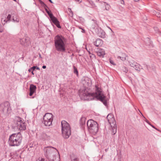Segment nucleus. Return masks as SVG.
I'll return each mask as SVG.
<instances>
[{"label": "nucleus", "instance_id": "18", "mask_svg": "<svg viewBox=\"0 0 161 161\" xmlns=\"http://www.w3.org/2000/svg\"><path fill=\"white\" fill-rule=\"evenodd\" d=\"M86 118L83 116H82L80 120V124L82 129L84 128L85 126V121Z\"/></svg>", "mask_w": 161, "mask_h": 161}, {"label": "nucleus", "instance_id": "23", "mask_svg": "<svg viewBox=\"0 0 161 161\" xmlns=\"http://www.w3.org/2000/svg\"><path fill=\"white\" fill-rule=\"evenodd\" d=\"M92 21H93L94 24L92 25V28L95 29L97 27H99L98 25V24L97 23V21L96 20L92 19Z\"/></svg>", "mask_w": 161, "mask_h": 161}, {"label": "nucleus", "instance_id": "20", "mask_svg": "<svg viewBox=\"0 0 161 161\" xmlns=\"http://www.w3.org/2000/svg\"><path fill=\"white\" fill-rule=\"evenodd\" d=\"M103 44L102 40L100 39H97L96 41L94 42V44L97 47L101 46Z\"/></svg>", "mask_w": 161, "mask_h": 161}, {"label": "nucleus", "instance_id": "16", "mask_svg": "<svg viewBox=\"0 0 161 161\" xmlns=\"http://www.w3.org/2000/svg\"><path fill=\"white\" fill-rule=\"evenodd\" d=\"M36 87V86L33 84L30 85V93L29 95L30 96H32L34 93L35 92Z\"/></svg>", "mask_w": 161, "mask_h": 161}, {"label": "nucleus", "instance_id": "52", "mask_svg": "<svg viewBox=\"0 0 161 161\" xmlns=\"http://www.w3.org/2000/svg\"><path fill=\"white\" fill-rule=\"evenodd\" d=\"M39 57L40 58H41V55L40 54H39Z\"/></svg>", "mask_w": 161, "mask_h": 161}, {"label": "nucleus", "instance_id": "8", "mask_svg": "<svg viewBox=\"0 0 161 161\" xmlns=\"http://www.w3.org/2000/svg\"><path fill=\"white\" fill-rule=\"evenodd\" d=\"M44 154L45 157L49 160L51 159L52 157L56 155V152H58L57 150L54 148L51 147H47L44 149Z\"/></svg>", "mask_w": 161, "mask_h": 161}, {"label": "nucleus", "instance_id": "9", "mask_svg": "<svg viewBox=\"0 0 161 161\" xmlns=\"http://www.w3.org/2000/svg\"><path fill=\"white\" fill-rule=\"evenodd\" d=\"M44 123L46 126H49L52 125L53 120V115L51 113H47L43 116Z\"/></svg>", "mask_w": 161, "mask_h": 161}, {"label": "nucleus", "instance_id": "41", "mask_svg": "<svg viewBox=\"0 0 161 161\" xmlns=\"http://www.w3.org/2000/svg\"><path fill=\"white\" fill-rule=\"evenodd\" d=\"M150 124V125H151V126H152L153 128H154L155 129H156V130H158L159 131V130L157 128H155V127H154V126L153 125H151V124Z\"/></svg>", "mask_w": 161, "mask_h": 161}, {"label": "nucleus", "instance_id": "30", "mask_svg": "<svg viewBox=\"0 0 161 161\" xmlns=\"http://www.w3.org/2000/svg\"><path fill=\"white\" fill-rule=\"evenodd\" d=\"M121 70L125 73H127L128 71V69L126 67L123 66L122 67Z\"/></svg>", "mask_w": 161, "mask_h": 161}, {"label": "nucleus", "instance_id": "42", "mask_svg": "<svg viewBox=\"0 0 161 161\" xmlns=\"http://www.w3.org/2000/svg\"><path fill=\"white\" fill-rule=\"evenodd\" d=\"M36 161H47L45 160L44 158H42L41 160H36Z\"/></svg>", "mask_w": 161, "mask_h": 161}, {"label": "nucleus", "instance_id": "28", "mask_svg": "<svg viewBox=\"0 0 161 161\" xmlns=\"http://www.w3.org/2000/svg\"><path fill=\"white\" fill-rule=\"evenodd\" d=\"M71 161H79V159L76 156H74L71 157Z\"/></svg>", "mask_w": 161, "mask_h": 161}, {"label": "nucleus", "instance_id": "6", "mask_svg": "<svg viewBox=\"0 0 161 161\" xmlns=\"http://www.w3.org/2000/svg\"><path fill=\"white\" fill-rule=\"evenodd\" d=\"M62 132L63 137L65 139L69 138L71 135V131L69 124L65 121L61 122Z\"/></svg>", "mask_w": 161, "mask_h": 161}, {"label": "nucleus", "instance_id": "44", "mask_svg": "<svg viewBox=\"0 0 161 161\" xmlns=\"http://www.w3.org/2000/svg\"><path fill=\"white\" fill-rule=\"evenodd\" d=\"M42 68L43 69H45L46 68V66L45 65H43L42 66Z\"/></svg>", "mask_w": 161, "mask_h": 161}, {"label": "nucleus", "instance_id": "53", "mask_svg": "<svg viewBox=\"0 0 161 161\" xmlns=\"http://www.w3.org/2000/svg\"><path fill=\"white\" fill-rule=\"evenodd\" d=\"M79 28L80 29H82V28H81V27H79Z\"/></svg>", "mask_w": 161, "mask_h": 161}, {"label": "nucleus", "instance_id": "35", "mask_svg": "<svg viewBox=\"0 0 161 161\" xmlns=\"http://www.w3.org/2000/svg\"><path fill=\"white\" fill-rule=\"evenodd\" d=\"M35 70V67H32L28 69V71L30 72L31 70L34 71Z\"/></svg>", "mask_w": 161, "mask_h": 161}, {"label": "nucleus", "instance_id": "19", "mask_svg": "<svg viewBox=\"0 0 161 161\" xmlns=\"http://www.w3.org/2000/svg\"><path fill=\"white\" fill-rule=\"evenodd\" d=\"M110 125H111V127L112 129V135H114L116 133L117 130L116 123H115V125L114 124H110Z\"/></svg>", "mask_w": 161, "mask_h": 161}, {"label": "nucleus", "instance_id": "26", "mask_svg": "<svg viewBox=\"0 0 161 161\" xmlns=\"http://www.w3.org/2000/svg\"><path fill=\"white\" fill-rule=\"evenodd\" d=\"M103 30L102 29L99 27H97L95 30V33L97 34V35L98 34V33L101 32V31H102Z\"/></svg>", "mask_w": 161, "mask_h": 161}, {"label": "nucleus", "instance_id": "54", "mask_svg": "<svg viewBox=\"0 0 161 161\" xmlns=\"http://www.w3.org/2000/svg\"><path fill=\"white\" fill-rule=\"evenodd\" d=\"M160 97H161V96H160Z\"/></svg>", "mask_w": 161, "mask_h": 161}, {"label": "nucleus", "instance_id": "24", "mask_svg": "<svg viewBox=\"0 0 161 161\" xmlns=\"http://www.w3.org/2000/svg\"><path fill=\"white\" fill-rule=\"evenodd\" d=\"M12 17L11 15L9 14L7 17V19H5L3 20V19L2 20V22L3 24L4 25L6 23L7 21L9 20Z\"/></svg>", "mask_w": 161, "mask_h": 161}, {"label": "nucleus", "instance_id": "2", "mask_svg": "<svg viewBox=\"0 0 161 161\" xmlns=\"http://www.w3.org/2000/svg\"><path fill=\"white\" fill-rule=\"evenodd\" d=\"M54 45L56 50L59 52H64L66 51L65 38L61 36H56L54 38Z\"/></svg>", "mask_w": 161, "mask_h": 161}, {"label": "nucleus", "instance_id": "38", "mask_svg": "<svg viewBox=\"0 0 161 161\" xmlns=\"http://www.w3.org/2000/svg\"><path fill=\"white\" fill-rule=\"evenodd\" d=\"M75 2L78 3H80L82 2V0H74Z\"/></svg>", "mask_w": 161, "mask_h": 161}, {"label": "nucleus", "instance_id": "37", "mask_svg": "<svg viewBox=\"0 0 161 161\" xmlns=\"http://www.w3.org/2000/svg\"><path fill=\"white\" fill-rule=\"evenodd\" d=\"M91 6L92 7V8H94L95 9H96V6L95 3L94 4V5L92 4V5H91Z\"/></svg>", "mask_w": 161, "mask_h": 161}, {"label": "nucleus", "instance_id": "7", "mask_svg": "<svg viewBox=\"0 0 161 161\" xmlns=\"http://www.w3.org/2000/svg\"><path fill=\"white\" fill-rule=\"evenodd\" d=\"M11 108L10 104L8 102L2 103L0 105V111L5 116H7L11 112Z\"/></svg>", "mask_w": 161, "mask_h": 161}, {"label": "nucleus", "instance_id": "50", "mask_svg": "<svg viewBox=\"0 0 161 161\" xmlns=\"http://www.w3.org/2000/svg\"><path fill=\"white\" fill-rule=\"evenodd\" d=\"M143 20H147V18H146V17H145V19H144Z\"/></svg>", "mask_w": 161, "mask_h": 161}, {"label": "nucleus", "instance_id": "27", "mask_svg": "<svg viewBox=\"0 0 161 161\" xmlns=\"http://www.w3.org/2000/svg\"><path fill=\"white\" fill-rule=\"evenodd\" d=\"M74 69V73L77 76H78L79 74L77 68L75 66H73Z\"/></svg>", "mask_w": 161, "mask_h": 161}, {"label": "nucleus", "instance_id": "32", "mask_svg": "<svg viewBox=\"0 0 161 161\" xmlns=\"http://www.w3.org/2000/svg\"><path fill=\"white\" fill-rule=\"evenodd\" d=\"M105 3L106 4H105L106 10H108V9H109V7H110V5L107 3Z\"/></svg>", "mask_w": 161, "mask_h": 161}, {"label": "nucleus", "instance_id": "49", "mask_svg": "<svg viewBox=\"0 0 161 161\" xmlns=\"http://www.w3.org/2000/svg\"><path fill=\"white\" fill-rule=\"evenodd\" d=\"M33 71H32L31 72V73L32 75H34V74L33 72Z\"/></svg>", "mask_w": 161, "mask_h": 161}, {"label": "nucleus", "instance_id": "46", "mask_svg": "<svg viewBox=\"0 0 161 161\" xmlns=\"http://www.w3.org/2000/svg\"><path fill=\"white\" fill-rule=\"evenodd\" d=\"M82 32H83V33H84L85 32V30L84 29H82Z\"/></svg>", "mask_w": 161, "mask_h": 161}, {"label": "nucleus", "instance_id": "1", "mask_svg": "<svg viewBox=\"0 0 161 161\" xmlns=\"http://www.w3.org/2000/svg\"><path fill=\"white\" fill-rule=\"evenodd\" d=\"M95 92H88L86 89L83 91L80 94L81 98L88 101L96 99L101 101L105 105H106L107 101L105 99L106 97L104 95L102 89L97 85H95Z\"/></svg>", "mask_w": 161, "mask_h": 161}, {"label": "nucleus", "instance_id": "12", "mask_svg": "<svg viewBox=\"0 0 161 161\" xmlns=\"http://www.w3.org/2000/svg\"><path fill=\"white\" fill-rule=\"evenodd\" d=\"M129 63L130 66L134 67L136 70L140 71L141 69H142V68H140L141 66L139 64L133 60H130Z\"/></svg>", "mask_w": 161, "mask_h": 161}, {"label": "nucleus", "instance_id": "4", "mask_svg": "<svg viewBox=\"0 0 161 161\" xmlns=\"http://www.w3.org/2000/svg\"><path fill=\"white\" fill-rule=\"evenodd\" d=\"M22 119L17 117L16 118L14 123L13 124L12 128L15 130H18L21 131L26 129V126L25 122L22 121Z\"/></svg>", "mask_w": 161, "mask_h": 161}, {"label": "nucleus", "instance_id": "29", "mask_svg": "<svg viewBox=\"0 0 161 161\" xmlns=\"http://www.w3.org/2000/svg\"><path fill=\"white\" fill-rule=\"evenodd\" d=\"M66 13L70 17H73V14L72 11H67Z\"/></svg>", "mask_w": 161, "mask_h": 161}, {"label": "nucleus", "instance_id": "15", "mask_svg": "<svg viewBox=\"0 0 161 161\" xmlns=\"http://www.w3.org/2000/svg\"><path fill=\"white\" fill-rule=\"evenodd\" d=\"M20 42L21 44L25 46H28L30 44V38L29 37L20 39Z\"/></svg>", "mask_w": 161, "mask_h": 161}, {"label": "nucleus", "instance_id": "25", "mask_svg": "<svg viewBox=\"0 0 161 161\" xmlns=\"http://www.w3.org/2000/svg\"><path fill=\"white\" fill-rule=\"evenodd\" d=\"M126 55L125 54L122 53L121 56H118V58H119L122 61H125L126 60Z\"/></svg>", "mask_w": 161, "mask_h": 161}, {"label": "nucleus", "instance_id": "14", "mask_svg": "<svg viewBox=\"0 0 161 161\" xmlns=\"http://www.w3.org/2000/svg\"><path fill=\"white\" fill-rule=\"evenodd\" d=\"M107 118L110 125L112 124H115L116 121L113 114H108L107 117Z\"/></svg>", "mask_w": 161, "mask_h": 161}, {"label": "nucleus", "instance_id": "34", "mask_svg": "<svg viewBox=\"0 0 161 161\" xmlns=\"http://www.w3.org/2000/svg\"><path fill=\"white\" fill-rule=\"evenodd\" d=\"M144 65H145V67H146V68L147 69L149 72H151V70H150V67L146 64H144Z\"/></svg>", "mask_w": 161, "mask_h": 161}, {"label": "nucleus", "instance_id": "10", "mask_svg": "<svg viewBox=\"0 0 161 161\" xmlns=\"http://www.w3.org/2000/svg\"><path fill=\"white\" fill-rule=\"evenodd\" d=\"M49 15L50 20L56 26L59 28H61V27L60 25V23L57 19L55 17L51 12V11H46Z\"/></svg>", "mask_w": 161, "mask_h": 161}, {"label": "nucleus", "instance_id": "36", "mask_svg": "<svg viewBox=\"0 0 161 161\" xmlns=\"http://www.w3.org/2000/svg\"><path fill=\"white\" fill-rule=\"evenodd\" d=\"M119 2L120 3L124 5L125 4V2L124 0H119Z\"/></svg>", "mask_w": 161, "mask_h": 161}, {"label": "nucleus", "instance_id": "48", "mask_svg": "<svg viewBox=\"0 0 161 161\" xmlns=\"http://www.w3.org/2000/svg\"><path fill=\"white\" fill-rule=\"evenodd\" d=\"M95 1L97 2H98L99 1V0H95Z\"/></svg>", "mask_w": 161, "mask_h": 161}, {"label": "nucleus", "instance_id": "13", "mask_svg": "<svg viewBox=\"0 0 161 161\" xmlns=\"http://www.w3.org/2000/svg\"><path fill=\"white\" fill-rule=\"evenodd\" d=\"M38 3V5L40 10L44 9L45 10H50L49 8L41 0H36Z\"/></svg>", "mask_w": 161, "mask_h": 161}, {"label": "nucleus", "instance_id": "47", "mask_svg": "<svg viewBox=\"0 0 161 161\" xmlns=\"http://www.w3.org/2000/svg\"><path fill=\"white\" fill-rule=\"evenodd\" d=\"M136 2H138L139 0H132Z\"/></svg>", "mask_w": 161, "mask_h": 161}, {"label": "nucleus", "instance_id": "5", "mask_svg": "<svg viewBox=\"0 0 161 161\" xmlns=\"http://www.w3.org/2000/svg\"><path fill=\"white\" fill-rule=\"evenodd\" d=\"M87 126L89 131L93 135H95L98 130V125L97 122L92 119L87 121Z\"/></svg>", "mask_w": 161, "mask_h": 161}, {"label": "nucleus", "instance_id": "3", "mask_svg": "<svg viewBox=\"0 0 161 161\" xmlns=\"http://www.w3.org/2000/svg\"><path fill=\"white\" fill-rule=\"evenodd\" d=\"M22 139V136L20 132L13 134L9 137V144L12 146H18L20 144Z\"/></svg>", "mask_w": 161, "mask_h": 161}, {"label": "nucleus", "instance_id": "45", "mask_svg": "<svg viewBox=\"0 0 161 161\" xmlns=\"http://www.w3.org/2000/svg\"><path fill=\"white\" fill-rule=\"evenodd\" d=\"M48 1L51 3H53V2L51 0H48Z\"/></svg>", "mask_w": 161, "mask_h": 161}, {"label": "nucleus", "instance_id": "43", "mask_svg": "<svg viewBox=\"0 0 161 161\" xmlns=\"http://www.w3.org/2000/svg\"><path fill=\"white\" fill-rule=\"evenodd\" d=\"M33 67H35V69H36L37 70H40L39 68L36 66H33Z\"/></svg>", "mask_w": 161, "mask_h": 161}, {"label": "nucleus", "instance_id": "33", "mask_svg": "<svg viewBox=\"0 0 161 161\" xmlns=\"http://www.w3.org/2000/svg\"><path fill=\"white\" fill-rule=\"evenodd\" d=\"M4 29L3 27L0 24V33L3 31Z\"/></svg>", "mask_w": 161, "mask_h": 161}, {"label": "nucleus", "instance_id": "51", "mask_svg": "<svg viewBox=\"0 0 161 161\" xmlns=\"http://www.w3.org/2000/svg\"><path fill=\"white\" fill-rule=\"evenodd\" d=\"M13 0L15 2H17V0Z\"/></svg>", "mask_w": 161, "mask_h": 161}, {"label": "nucleus", "instance_id": "21", "mask_svg": "<svg viewBox=\"0 0 161 161\" xmlns=\"http://www.w3.org/2000/svg\"><path fill=\"white\" fill-rule=\"evenodd\" d=\"M97 55L101 57H103L105 54L104 50L103 49H100L97 52Z\"/></svg>", "mask_w": 161, "mask_h": 161}, {"label": "nucleus", "instance_id": "17", "mask_svg": "<svg viewBox=\"0 0 161 161\" xmlns=\"http://www.w3.org/2000/svg\"><path fill=\"white\" fill-rule=\"evenodd\" d=\"M51 159L52 160L51 161L50 159H49L48 160L49 161H59V155L58 152H56L55 155L53 156H52L51 158Z\"/></svg>", "mask_w": 161, "mask_h": 161}, {"label": "nucleus", "instance_id": "40", "mask_svg": "<svg viewBox=\"0 0 161 161\" xmlns=\"http://www.w3.org/2000/svg\"><path fill=\"white\" fill-rule=\"evenodd\" d=\"M89 3L91 5H92V4L94 5V2L92 1H91V0L90 1H89Z\"/></svg>", "mask_w": 161, "mask_h": 161}, {"label": "nucleus", "instance_id": "39", "mask_svg": "<svg viewBox=\"0 0 161 161\" xmlns=\"http://www.w3.org/2000/svg\"><path fill=\"white\" fill-rule=\"evenodd\" d=\"M110 63L111 64H112L113 65H115V64L114 63V62L112 60H110Z\"/></svg>", "mask_w": 161, "mask_h": 161}, {"label": "nucleus", "instance_id": "31", "mask_svg": "<svg viewBox=\"0 0 161 161\" xmlns=\"http://www.w3.org/2000/svg\"><path fill=\"white\" fill-rule=\"evenodd\" d=\"M12 19H13V20L15 22L16 21L17 22H19V19L17 18V17L16 16V15H15V17L14 16H12Z\"/></svg>", "mask_w": 161, "mask_h": 161}, {"label": "nucleus", "instance_id": "22", "mask_svg": "<svg viewBox=\"0 0 161 161\" xmlns=\"http://www.w3.org/2000/svg\"><path fill=\"white\" fill-rule=\"evenodd\" d=\"M97 36L102 38H104L106 37L105 33L103 30L101 31V32L98 33Z\"/></svg>", "mask_w": 161, "mask_h": 161}, {"label": "nucleus", "instance_id": "11", "mask_svg": "<svg viewBox=\"0 0 161 161\" xmlns=\"http://www.w3.org/2000/svg\"><path fill=\"white\" fill-rule=\"evenodd\" d=\"M51 133L49 131H43L40 136V139L44 141L49 140L51 138Z\"/></svg>", "mask_w": 161, "mask_h": 161}]
</instances>
